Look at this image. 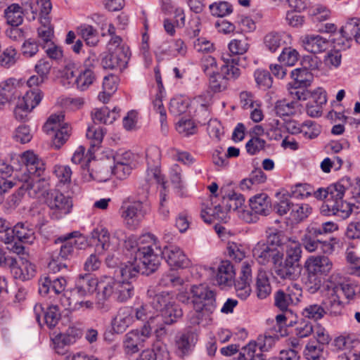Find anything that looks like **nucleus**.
I'll use <instances>...</instances> for the list:
<instances>
[{
	"label": "nucleus",
	"mask_w": 360,
	"mask_h": 360,
	"mask_svg": "<svg viewBox=\"0 0 360 360\" xmlns=\"http://www.w3.org/2000/svg\"><path fill=\"white\" fill-rule=\"evenodd\" d=\"M156 242L157 238L150 233L142 235L139 239L131 235L124 241L125 248L135 252L134 259L140 261L144 266L143 273L147 276L155 272L160 264V257L153 248Z\"/></svg>",
	"instance_id": "3"
},
{
	"label": "nucleus",
	"mask_w": 360,
	"mask_h": 360,
	"mask_svg": "<svg viewBox=\"0 0 360 360\" xmlns=\"http://www.w3.org/2000/svg\"><path fill=\"white\" fill-rule=\"evenodd\" d=\"M257 84L264 89H269L272 85V77L269 71L265 70H257L254 73Z\"/></svg>",
	"instance_id": "64"
},
{
	"label": "nucleus",
	"mask_w": 360,
	"mask_h": 360,
	"mask_svg": "<svg viewBox=\"0 0 360 360\" xmlns=\"http://www.w3.org/2000/svg\"><path fill=\"white\" fill-rule=\"evenodd\" d=\"M249 49V44L246 38L235 39L229 44V49L233 55H243Z\"/></svg>",
	"instance_id": "63"
},
{
	"label": "nucleus",
	"mask_w": 360,
	"mask_h": 360,
	"mask_svg": "<svg viewBox=\"0 0 360 360\" xmlns=\"http://www.w3.org/2000/svg\"><path fill=\"white\" fill-rule=\"evenodd\" d=\"M265 242H258L252 249V255L262 265L272 263L276 265L283 258V253L275 247H269Z\"/></svg>",
	"instance_id": "15"
},
{
	"label": "nucleus",
	"mask_w": 360,
	"mask_h": 360,
	"mask_svg": "<svg viewBox=\"0 0 360 360\" xmlns=\"http://www.w3.org/2000/svg\"><path fill=\"white\" fill-rule=\"evenodd\" d=\"M143 335L142 330H133L126 335L124 345L127 352L136 353L143 347V343L147 339Z\"/></svg>",
	"instance_id": "33"
},
{
	"label": "nucleus",
	"mask_w": 360,
	"mask_h": 360,
	"mask_svg": "<svg viewBox=\"0 0 360 360\" xmlns=\"http://www.w3.org/2000/svg\"><path fill=\"white\" fill-rule=\"evenodd\" d=\"M134 294V287L131 281H118L110 276H105L100 281L98 295L103 300L113 296L117 301L124 302Z\"/></svg>",
	"instance_id": "5"
},
{
	"label": "nucleus",
	"mask_w": 360,
	"mask_h": 360,
	"mask_svg": "<svg viewBox=\"0 0 360 360\" xmlns=\"http://www.w3.org/2000/svg\"><path fill=\"white\" fill-rule=\"evenodd\" d=\"M147 295L152 298L153 307L160 312L174 301L172 294L166 291L155 294L153 289H149L147 291Z\"/></svg>",
	"instance_id": "32"
},
{
	"label": "nucleus",
	"mask_w": 360,
	"mask_h": 360,
	"mask_svg": "<svg viewBox=\"0 0 360 360\" xmlns=\"http://www.w3.org/2000/svg\"><path fill=\"white\" fill-rule=\"evenodd\" d=\"M188 107L187 99L183 96H176L171 99L169 112L174 115H179L185 112Z\"/></svg>",
	"instance_id": "57"
},
{
	"label": "nucleus",
	"mask_w": 360,
	"mask_h": 360,
	"mask_svg": "<svg viewBox=\"0 0 360 360\" xmlns=\"http://www.w3.org/2000/svg\"><path fill=\"white\" fill-rule=\"evenodd\" d=\"M8 24L12 26H18L23 21V15H26L30 20H34L38 16V11L33 4L30 3L25 8L18 4H13L7 7L4 11Z\"/></svg>",
	"instance_id": "14"
},
{
	"label": "nucleus",
	"mask_w": 360,
	"mask_h": 360,
	"mask_svg": "<svg viewBox=\"0 0 360 360\" xmlns=\"http://www.w3.org/2000/svg\"><path fill=\"white\" fill-rule=\"evenodd\" d=\"M321 232L312 226L307 229V233L304 235L302 241L305 249L309 252H314L319 249Z\"/></svg>",
	"instance_id": "38"
},
{
	"label": "nucleus",
	"mask_w": 360,
	"mask_h": 360,
	"mask_svg": "<svg viewBox=\"0 0 360 360\" xmlns=\"http://www.w3.org/2000/svg\"><path fill=\"white\" fill-rule=\"evenodd\" d=\"M210 13L216 17H224L233 12L232 5L227 1L214 2L209 6Z\"/></svg>",
	"instance_id": "55"
},
{
	"label": "nucleus",
	"mask_w": 360,
	"mask_h": 360,
	"mask_svg": "<svg viewBox=\"0 0 360 360\" xmlns=\"http://www.w3.org/2000/svg\"><path fill=\"white\" fill-rule=\"evenodd\" d=\"M224 202L226 203V207H228L229 210H238L239 216L240 215L243 205L245 202V198L240 193H233L229 194L227 198H224Z\"/></svg>",
	"instance_id": "52"
},
{
	"label": "nucleus",
	"mask_w": 360,
	"mask_h": 360,
	"mask_svg": "<svg viewBox=\"0 0 360 360\" xmlns=\"http://www.w3.org/2000/svg\"><path fill=\"white\" fill-rule=\"evenodd\" d=\"M304 49L313 53L325 51L328 47L330 40L318 34H309L302 39Z\"/></svg>",
	"instance_id": "29"
},
{
	"label": "nucleus",
	"mask_w": 360,
	"mask_h": 360,
	"mask_svg": "<svg viewBox=\"0 0 360 360\" xmlns=\"http://www.w3.org/2000/svg\"><path fill=\"white\" fill-rule=\"evenodd\" d=\"M191 300L194 311L188 315L191 324L200 325L217 308L216 292L207 284L193 285L190 288Z\"/></svg>",
	"instance_id": "2"
},
{
	"label": "nucleus",
	"mask_w": 360,
	"mask_h": 360,
	"mask_svg": "<svg viewBox=\"0 0 360 360\" xmlns=\"http://www.w3.org/2000/svg\"><path fill=\"white\" fill-rule=\"evenodd\" d=\"M184 284V279L177 272L169 271L163 274L159 281L158 285L163 288H177Z\"/></svg>",
	"instance_id": "47"
},
{
	"label": "nucleus",
	"mask_w": 360,
	"mask_h": 360,
	"mask_svg": "<svg viewBox=\"0 0 360 360\" xmlns=\"http://www.w3.org/2000/svg\"><path fill=\"white\" fill-rule=\"evenodd\" d=\"M162 257L172 268H186L190 266L191 261L180 248L169 245L164 247L161 251Z\"/></svg>",
	"instance_id": "18"
},
{
	"label": "nucleus",
	"mask_w": 360,
	"mask_h": 360,
	"mask_svg": "<svg viewBox=\"0 0 360 360\" xmlns=\"http://www.w3.org/2000/svg\"><path fill=\"white\" fill-rule=\"evenodd\" d=\"M95 80V75L91 69L85 68L82 70L75 79V84L77 89L84 91L93 84Z\"/></svg>",
	"instance_id": "50"
},
{
	"label": "nucleus",
	"mask_w": 360,
	"mask_h": 360,
	"mask_svg": "<svg viewBox=\"0 0 360 360\" xmlns=\"http://www.w3.org/2000/svg\"><path fill=\"white\" fill-rule=\"evenodd\" d=\"M274 297L275 307L283 312L289 311L290 307L294 304L295 300H297L296 295L289 287L276 291Z\"/></svg>",
	"instance_id": "27"
},
{
	"label": "nucleus",
	"mask_w": 360,
	"mask_h": 360,
	"mask_svg": "<svg viewBox=\"0 0 360 360\" xmlns=\"http://www.w3.org/2000/svg\"><path fill=\"white\" fill-rule=\"evenodd\" d=\"M99 284L97 279L90 274L79 275L75 281V288L72 289V293L79 297H88L91 295L98 288Z\"/></svg>",
	"instance_id": "21"
},
{
	"label": "nucleus",
	"mask_w": 360,
	"mask_h": 360,
	"mask_svg": "<svg viewBox=\"0 0 360 360\" xmlns=\"http://www.w3.org/2000/svg\"><path fill=\"white\" fill-rule=\"evenodd\" d=\"M183 315L182 309L174 301L169 304L165 309L160 311V316L163 318V321L167 325H171L177 321Z\"/></svg>",
	"instance_id": "44"
},
{
	"label": "nucleus",
	"mask_w": 360,
	"mask_h": 360,
	"mask_svg": "<svg viewBox=\"0 0 360 360\" xmlns=\"http://www.w3.org/2000/svg\"><path fill=\"white\" fill-rule=\"evenodd\" d=\"M235 276L233 264L229 261H222L218 267L216 280L219 285H229Z\"/></svg>",
	"instance_id": "37"
},
{
	"label": "nucleus",
	"mask_w": 360,
	"mask_h": 360,
	"mask_svg": "<svg viewBox=\"0 0 360 360\" xmlns=\"http://www.w3.org/2000/svg\"><path fill=\"white\" fill-rule=\"evenodd\" d=\"M302 248L301 245L297 243H290L286 250V258L285 260L288 263L296 264L300 267L299 262L301 258Z\"/></svg>",
	"instance_id": "58"
},
{
	"label": "nucleus",
	"mask_w": 360,
	"mask_h": 360,
	"mask_svg": "<svg viewBox=\"0 0 360 360\" xmlns=\"http://www.w3.org/2000/svg\"><path fill=\"white\" fill-rule=\"evenodd\" d=\"M274 272L275 275L281 279L295 280L300 274V267L288 263L286 260L283 263L281 260L275 265Z\"/></svg>",
	"instance_id": "34"
},
{
	"label": "nucleus",
	"mask_w": 360,
	"mask_h": 360,
	"mask_svg": "<svg viewBox=\"0 0 360 360\" xmlns=\"http://www.w3.org/2000/svg\"><path fill=\"white\" fill-rule=\"evenodd\" d=\"M224 65L221 68V72L210 77V87L214 92L224 91L228 86L229 79H236L240 75V70L237 67L239 65V58H224Z\"/></svg>",
	"instance_id": "8"
},
{
	"label": "nucleus",
	"mask_w": 360,
	"mask_h": 360,
	"mask_svg": "<svg viewBox=\"0 0 360 360\" xmlns=\"http://www.w3.org/2000/svg\"><path fill=\"white\" fill-rule=\"evenodd\" d=\"M120 109L115 107L111 111L108 107L94 109L91 112V118L95 124H112L120 116Z\"/></svg>",
	"instance_id": "28"
},
{
	"label": "nucleus",
	"mask_w": 360,
	"mask_h": 360,
	"mask_svg": "<svg viewBox=\"0 0 360 360\" xmlns=\"http://www.w3.org/2000/svg\"><path fill=\"white\" fill-rule=\"evenodd\" d=\"M17 160L21 164L19 168H15V179L18 181H26L30 176L44 175L45 165L32 151L22 153Z\"/></svg>",
	"instance_id": "6"
},
{
	"label": "nucleus",
	"mask_w": 360,
	"mask_h": 360,
	"mask_svg": "<svg viewBox=\"0 0 360 360\" xmlns=\"http://www.w3.org/2000/svg\"><path fill=\"white\" fill-rule=\"evenodd\" d=\"M239 360H266L263 352L259 349L255 342H250L239 353Z\"/></svg>",
	"instance_id": "46"
},
{
	"label": "nucleus",
	"mask_w": 360,
	"mask_h": 360,
	"mask_svg": "<svg viewBox=\"0 0 360 360\" xmlns=\"http://www.w3.org/2000/svg\"><path fill=\"white\" fill-rule=\"evenodd\" d=\"M323 347L315 341H309L305 347L304 356L308 360H321L323 356Z\"/></svg>",
	"instance_id": "51"
},
{
	"label": "nucleus",
	"mask_w": 360,
	"mask_h": 360,
	"mask_svg": "<svg viewBox=\"0 0 360 360\" xmlns=\"http://www.w3.org/2000/svg\"><path fill=\"white\" fill-rule=\"evenodd\" d=\"M200 330V325L191 324L188 320L187 327L175 336L174 353L179 359H184L191 355L198 340Z\"/></svg>",
	"instance_id": "7"
},
{
	"label": "nucleus",
	"mask_w": 360,
	"mask_h": 360,
	"mask_svg": "<svg viewBox=\"0 0 360 360\" xmlns=\"http://www.w3.org/2000/svg\"><path fill=\"white\" fill-rule=\"evenodd\" d=\"M302 280L304 289L309 293L314 294L320 290L323 277L315 274L313 271H307V274L303 276Z\"/></svg>",
	"instance_id": "39"
},
{
	"label": "nucleus",
	"mask_w": 360,
	"mask_h": 360,
	"mask_svg": "<svg viewBox=\"0 0 360 360\" xmlns=\"http://www.w3.org/2000/svg\"><path fill=\"white\" fill-rule=\"evenodd\" d=\"M207 210V212H202L201 213V217L207 224L212 223V218L219 221H226L227 212L229 211L227 207L224 208L221 205H215L213 208L210 207Z\"/></svg>",
	"instance_id": "41"
},
{
	"label": "nucleus",
	"mask_w": 360,
	"mask_h": 360,
	"mask_svg": "<svg viewBox=\"0 0 360 360\" xmlns=\"http://www.w3.org/2000/svg\"><path fill=\"white\" fill-rule=\"evenodd\" d=\"M10 260L11 272L15 279L22 281L32 278L36 274L35 265L25 258L20 257L19 259L11 257Z\"/></svg>",
	"instance_id": "17"
},
{
	"label": "nucleus",
	"mask_w": 360,
	"mask_h": 360,
	"mask_svg": "<svg viewBox=\"0 0 360 360\" xmlns=\"http://www.w3.org/2000/svg\"><path fill=\"white\" fill-rule=\"evenodd\" d=\"M201 68L208 77L219 73L217 60L211 56H205L202 58Z\"/></svg>",
	"instance_id": "62"
},
{
	"label": "nucleus",
	"mask_w": 360,
	"mask_h": 360,
	"mask_svg": "<svg viewBox=\"0 0 360 360\" xmlns=\"http://www.w3.org/2000/svg\"><path fill=\"white\" fill-rule=\"evenodd\" d=\"M332 267V262L326 256L310 257L305 262L306 271H313L322 277L327 275Z\"/></svg>",
	"instance_id": "25"
},
{
	"label": "nucleus",
	"mask_w": 360,
	"mask_h": 360,
	"mask_svg": "<svg viewBox=\"0 0 360 360\" xmlns=\"http://www.w3.org/2000/svg\"><path fill=\"white\" fill-rule=\"evenodd\" d=\"M323 304L326 314L328 313L331 316H340L345 313V303L337 294L328 293Z\"/></svg>",
	"instance_id": "31"
},
{
	"label": "nucleus",
	"mask_w": 360,
	"mask_h": 360,
	"mask_svg": "<svg viewBox=\"0 0 360 360\" xmlns=\"http://www.w3.org/2000/svg\"><path fill=\"white\" fill-rule=\"evenodd\" d=\"M134 320V308L131 307H122L120 308L117 315L112 320V329L117 333H122L133 323Z\"/></svg>",
	"instance_id": "24"
},
{
	"label": "nucleus",
	"mask_w": 360,
	"mask_h": 360,
	"mask_svg": "<svg viewBox=\"0 0 360 360\" xmlns=\"http://www.w3.org/2000/svg\"><path fill=\"white\" fill-rule=\"evenodd\" d=\"M257 295L259 299L266 298L271 292V288L265 272L260 271L256 280Z\"/></svg>",
	"instance_id": "48"
},
{
	"label": "nucleus",
	"mask_w": 360,
	"mask_h": 360,
	"mask_svg": "<svg viewBox=\"0 0 360 360\" xmlns=\"http://www.w3.org/2000/svg\"><path fill=\"white\" fill-rule=\"evenodd\" d=\"M298 107L297 101H288L286 99L278 100L276 102L274 110L276 115L282 117L285 116H291L295 114Z\"/></svg>",
	"instance_id": "45"
},
{
	"label": "nucleus",
	"mask_w": 360,
	"mask_h": 360,
	"mask_svg": "<svg viewBox=\"0 0 360 360\" xmlns=\"http://www.w3.org/2000/svg\"><path fill=\"white\" fill-rule=\"evenodd\" d=\"M16 239L22 243L32 244L35 240L34 229L27 222H19L15 225Z\"/></svg>",
	"instance_id": "36"
},
{
	"label": "nucleus",
	"mask_w": 360,
	"mask_h": 360,
	"mask_svg": "<svg viewBox=\"0 0 360 360\" xmlns=\"http://www.w3.org/2000/svg\"><path fill=\"white\" fill-rule=\"evenodd\" d=\"M67 285L64 277L52 278L50 276H41L39 280V293L41 296L49 295V286H52V291L54 295H63Z\"/></svg>",
	"instance_id": "23"
},
{
	"label": "nucleus",
	"mask_w": 360,
	"mask_h": 360,
	"mask_svg": "<svg viewBox=\"0 0 360 360\" xmlns=\"http://www.w3.org/2000/svg\"><path fill=\"white\" fill-rule=\"evenodd\" d=\"M41 22V26L37 29L39 38L41 40V45H48L52 42L53 37V27L50 25V18L49 15H38Z\"/></svg>",
	"instance_id": "35"
},
{
	"label": "nucleus",
	"mask_w": 360,
	"mask_h": 360,
	"mask_svg": "<svg viewBox=\"0 0 360 360\" xmlns=\"http://www.w3.org/2000/svg\"><path fill=\"white\" fill-rule=\"evenodd\" d=\"M358 18L351 19L331 39L335 49L341 51L350 48L355 33V27L358 25Z\"/></svg>",
	"instance_id": "16"
},
{
	"label": "nucleus",
	"mask_w": 360,
	"mask_h": 360,
	"mask_svg": "<svg viewBox=\"0 0 360 360\" xmlns=\"http://www.w3.org/2000/svg\"><path fill=\"white\" fill-rule=\"evenodd\" d=\"M80 34L82 38L89 46H94L98 42L96 30L91 25H83L80 27Z\"/></svg>",
	"instance_id": "61"
},
{
	"label": "nucleus",
	"mask_w": 360,
	"mask_h": 360,
	"mask_svg": "<svg viewBox=\"0 0 360 360\" xmlns=\"http://www.w3.org/2000/svg\"><path fill=\"white\" fill-rule=\"evenodd\" d=\"M143 270L144 266L139 260L136 259L134 262L121 263L119 266V273L122 278V281H126L136 278L140 273L144 274L143 273Z\"/></svg>",
	"instance_id": "30"
},
{
	"label": "nucleus",
	"mask_w": 360,
	"mask_h": 360,
	"mask_svg": "<svg viewBox=\"0 0 360 360\" xmlns=\"http://www.w3.org/2000/svg\"><path fill=\"white\" fill-rule=\"evenodd\" d=\"M250 210H243L240 217L247 223H255L258 215L267 216L271 211V202L266 193L257 194L249 200Z\"/></svg>",
	"instance_id": "9"
},
{
	"label": "nucleus",
	"mask_w": 360,
	"mask_h": 360,
	"mask_svg": "<svg viewBox=\"0 0 360 360\" xmlns=\"http://www.w3.org/2000/svg\"><path fill=\"white\" fill-rule=\"evenodd\" d=\"M279 338V337L275 335H271L265 332L264 335L259 336L257 342H255L257 344L259 349H261L262 352H266L272 348Z\"/></svg>",
	"instance_id": "59"
},
{
	"label": "nucleus",
	"mask_w": 360,
	"mask_h": 360,
	"mask_svg": "<svg viewBox=\"0 0 360 360\" xmlns=\"http://www.w3.org/2000/svg\"><path fill=\"white\" fill-rule=\"evenodd\" d=\"M109 52L102 58L101 64L105 69L124 70L130 58L129 47L108 48Z\"/></svg>",
	"instance_id": "12"
},
{
	"label": "nucleus",
	"mask_w": 360,
	"mask_h": 360,
	"mask_svg": "<svg viewBox=\"0 0 360 360\" xmlns=\"http://www.w3.org/2000/svg\"><path fill=\"white\" fill-rule=\"evenodd\" d=\"M165 325L167 324L163 321V318L160 314H157L150 317L141 330L143 332V335L148 338L154 332L157 338L160 339L167 333Z\"/></svg>",
	"instance_id": "26"
},
{
	"label": "nucleus",
	"mask_w": 360,
	"mask_h": 360,
	"mask_svg": "<svg viewBox=\"0 0 360 360\" xmlns=\"http://www.w3.org/2000/svg\"><path fill=\"white\" fill-rule=\"evenodd\" d=\"M345 191V187L340 183L313 191L312 193L316 199H325L320 207L321 213L325 216H335L340 219L348 218L352 212L354 205L343 200Z\"/></svg>",
	"instance_id": "1"
},
{
	"label": "nucleus",
	"mask_w": 360,
	"mask_h": 360,
	"mask_svg": "<svg viewBox=\"0 0 360 360\" xmlns=\"http://www.w3.org/2000/svg\"><path fill=\"white\" fill-rule=\"evenodd\" d=\"M43 95L40 89L37 87L27 91L22 98L18 101L24 108L28 110L34 108L42 99Z\"/></svg>",
	"instance_id": "40"
},
{
	"label": "nucleus",
	"mask_w": 360,
	"mask_h": 360,
	"mask_svg": "<svg viewBox=\"0 0 360 360\" xmlns=\"http://www.w3.org/2000/svg\"><path fill=\"white\" fill-rule=\"evenodd\" d=\"M326 314L325 308L318 304H312L307 306L302 311V315L305 318L314 321L322 319Z\"/></svg>",
	"instance_id": "56"
},
{
	"label": "nucleus",
	"mask_w": 360,
	"mask_h": 360,
	"mask_svg": "<svg viewBox=\"0 0 360 360\" xmlns=\"http://www.w3.org/2000/svg\"><path fill=\"white\" fill-rule=\"evenodd\" d=\"M290 197L285 193L282 194L278 202L274 205V210L280 216L286 214L290 210L291 211L292 202L290 201Z\"/></svg>",
	"instance_id": "60"
},
{
	"label": "nucleus",
	"mask_w": 360,
	"mask_h": 360,
	"mask_svg": "<svg viewBox=\"0 0 360 360\" xmlns=\"http://www.w3.org/2000/svg\"><path fill=\"white\" fill-rule=\"evenodd\" d=\"M62 242L59 252L54 253L49 263L48 268L56 273L63 269H67L66 262L73 258L78 250L84 248L86 241L84 236L79 231H73L58 238Z\"/></svg>",
	"instance_id": "4"
},
{
	"label": "nucleus",
	"mask_w": 360,
	"mask_h": 360,
	"mask_svg": "<svg viewBox=\"0 0 360 360\" xmlns=\"http://www.w3.org/2000/svg\"><path fill=\"white\" fill-rule=\"evenodd\" d=\"M22 183L20 188L25 191L32 198L44 195L48 191L49 183L45 177L30 176L26 181H18Z\"/></svg>",
	"instance_id": "22"
},
{
	"label": "nucleus",
	"mask_w": 360,
	"mask_h": 360,
	"mask_svg": "<svg viewBox=\"0 0 360 360\" xmlns=\"http://www.w3.org/2000/svg\"><path fill=\"white\" fill-rule=\"evenodd\" d=\"M91 238L96 240V250L98 253L106 250L110 247V234L105 229H96L91 232Z\"/></svg>",
	"instance_id": "43"
},
{
	"label": "nucleus",
	"mask_w": 360,
	"mask_h": 360,
	"mask_svg": "<svg viewBox=\"0 0 360 360\" xmlns=\"http://www.w3.org/2000/svg\"><path fill=\"white\" fill-rule=\"evenodd\" d=\"M170 180L181 197L186 196L185 186L181 180V169L178 165H174L170 169Z\"/></svg>",
	"instance_id": "49"
},
{
	"label": "nucleus",
	"mask_w": 360,
	"mask_h": 360,
	"mask_svg": "<svg viewBox=\"0 0 360 360\" xmlns=\"http://www.w3.org/2000/svg\"><path fill=\"white\" fill-rule=\"evenodd\" d=\"M34 313L37 322L41 325V317H43L44 323L49 328H54L60 319V309L57 305H51L46 309L41 304H36L34 307Z\"/></svg>",
	"instance_id": "20"
},
{
	"label": "nucleus",
	"mask_w": 360,
	"mask_h": 360,
	"mask_svg": "<svg viewBox=\"0 0 360 360\" xmlns=\"http://www.w3.org/2000/svg\"><path fill=\"white\" fill-rule=\"evenodd\" d=\"M121 217L126 226L131 230L137 229L146 214L143 202L134 201L120 209Z\"/></svg>",
	"instance_id": "13"
},
{
	"label": "nucleus",
	"mask_w": 360,
	"mask_h": 360,
	"mask_svg": "<svg viewBox=\"0 0 360 360\" xmlns=\"http://www.w3.org/2000/svg\"><path fill=\"white\" fill-rule=\"evenodd\" d=\"M46 204L51 210V218L58 220L70 213L72 208V199L58 191L47 193Z\"/></svg>",
	"instance_id": "11"
},
{
	"label": "nucleus",
	"mask_w": 360,
	"mask_h": 360,
	"mask_svg": "<svg viewBox=\"0 0 360 360\" xmlns=\"http://www.w3.org/2000/svg\"><path fill=\"white\" fill-rule=\"evenodd\" d=\"M290 77L293 79V85L296 86L307 87L313 80L311 72L302 67L292 70Z\"/></svg>",
	"instance_id": "42"
},
{
	"label": "nucleus",
	"mask_w": 360,
	"mask_h": 360,
	"mask_svg": "<svg viewBox=\"0 0 360 360\" xmlns=\"http://www.w3.org/2000/svg\"><path fill=\"white\" fill-rule=\"evenodd\" d=\"M82 335L80 328L71 326L65 333H59L53 338V343L56 352L58 354L65 352V347L75 343Z\"/></svg>",
	"instance_id": "19"
},
{
	"label": "nucleus",
	"mask_w": 360,
	"mask_h": 360,
	"mask_svg": "<svg viewBox=\"0 0 360 360\" xmlns=\"http://www.w3.org/2000/svg\"><path fill=\"white\" fill-rule=\"evenodd\" d=\"M313 192L312 187L307 184H297L292 186L290 191L286 193L291 198L303 199L311 195Z\"/></svg>",
	"instance_id": "53"
},
{
	"label": "nucleus",
	"mask_w": 360,
	"mask_h": 360,
	"mask_svg": "<svg viewBox=\"0 0 360 360\" xmlns=\"http://www.w3.org/2000/svg\"><path fill=\"white\" fill-rule=\"evenodd\" d=\"M64 117L62 113L52 115L43 126L44 131L51 136L56 148H60L70 136V127L68 124H62Z\"/></svg>",
	"instance_id": "10"
},
{
	"label": "nucleus",
	"mask_w": 360,
	"mask_h": 360,
	"mask_svg": "<svg viewBox=\"0 0 360 360\" xmlns=\"http://www.w3.org/2000/svg\"><path fill=\"white\" fill-rule=\"evenodd\" d=\"M311 212V207L309 205L306 203L301 204H294L292 203L290 216L291 217L296 221L297 222H300L310 214Z\"/></svg>",
	"instance_id": "54"
}]
</instances>
